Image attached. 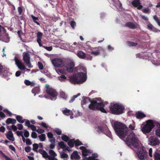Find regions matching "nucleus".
<instances>
[{"mask_svg":"<svg viewBox=\"0 0 160 160\" xmlns=\"http://www.w3.org/2000/svg\"><path fill=\"white\" fill-rule=\"evenodd\" d=\"M126 143L131 148L137 149V154L140 160L144 159L147 154L146 148L134 133L131 132L128 135Z\"/></svg>","mask_w":160,"mask_h":160,"instance_id":"obj_1","label":"nucleus"},{"mask_svg":"<svg viewBox=\"0 0 160 160\" xmlns=\"http://www.w3.org/2000/svg\"><path fill=\"white\" fill-rule=\"evenodd\" d=\"M112 123L118 136L122 139L124 138L127 134L128 128L122 123L117 121H112Z\"/></svg>","mask_w":160,"mask_h":160,"instance_id":"obj_2","label":"nucleus"},{"mask_svg":"<svg viewBox=\"0 0 160 160\" xmlns=\"http://www.w3.org/2000/svg\"><path fill=\"white\" fill-rule=\"evenodd\" d=\"M83 72L78 73L75 75L69 77V79L70 82L74 84H80L84 82L86 80V69L84 68Z\"/></svg>","mask_w":160,"mask_h":160,"instance_id":"obj_3","label":"nucleus"},{"mask_svg":"<svg viewBox=\"0 0 160 160\" xmlns=\"http://www.w3.org/2000/svg\"><path fill=\"white\" fill-rule=\"evenodd\" d=\"M104 105L102 101L98 102L93 100L88 106L89 109L92 110H99L102 112L107 113L106 111L103 108Z\"/></svg>","mask_w":160,"mask_h":160,"instance_id":"obj_4","label":"nucleus"},{"mask_svg":"<svg viewBox=\"0 0 160 160\" xmlns=\"http://www.w3.org/2000/svg\"><path fill=\"white\" fill-rule=\"evenodd\" d=\"M124 108L121 104L117 103L111 104L110 107L111 111L113 114L119 115L124 112Z\"/></svg>","mask_w":160,"mask_h":160,"instance_id":"obj_5","label":"nucleus"},{"mask_svg":"<svg viewBox=\"0 0 160 160\" xmlns=\"http://www.w3.org/2000/svg\"><path fill=\"white\" fill-rule=\"evenodd\" d=\"M155 122L154 121L149 120L146 121L142 129V131L144 134L150 132L154 127Z\"/></svg>","mask_w":160,"mask_h":160,"instance_id":"obj_6","label":"nucleus"},{"mask_svg":"<svg viewBox=\"0 0 160 160\" xmlns=\"http://www.w3.org/2000/svg\"><path fill=\"white\" fill-rule=\"evenodd\" d=\"M45 87L46 92L50 96V99L52 100H56L58 94L56 90L50 87L48 84H46Z\"/></svg>","mask_w":160,"mask_h":160,"instance_id":"obj_7","label":"nucleus"},{"mask_svg":"<svg viewBox=\"0 0 160 160\" xmlns=\"http://www.w3.org/2000/svg\"><path fill=\"white\" fill-rule=\"evenodd\" d=\"M52 62L54 67L58 68H62L64 65L63 61L61 58H54L52 60Z\"/></svg>","mask_w":160,"mask_h":160,"instance_id":"obj_8","label":"nucleus"},{"mask_svg":"<svg viewBox=\"0 0 160 160\" xmlns=\"http://www.w3.org/2000/svg\"><path fill=\"white\" fill-rule=\"evenodd\" d=\"M14 60L15 64L20 70H23L26 69V71H29L30 70L28 69L25 68V67L22 62L18 58L15 57L14 58Z\"/></svg>","mask_w":160,"mask_h":160,"instance_id":"obj_9","label":"nucleus"},{"mask_svg":"<svg viewBox=\"0 0 160 160\" xmlns=\"http://www.w3.org/2000/svg\"><path fill=\"white\" fill-rule=\"evenodd\" d=\"M148 142L149 145L152 146L158 145L160 143V142L158 138L152 136H151L149 138Z\"/></svg>","mask_w":160,"mask_h":160,"instance_id":"obj_10","label":"nucleus"},{"mask_svg":"<svg viewBox=\"0 0 160 160\" xmlns=\"http://www.w3.org/2000/svg\"><path fill=\"white\" fill-rule=\"evenodd\" d=\"M75 144V147H77L79 145H82V142L78 140H77L75 141L74 139H72L70 140L69 141L68 144V145L70 147H73L74 144Z\"/></svg>","mask_w":160,"mask_h":160,"instance_id":"obj_11","label":"nucleus"},{"mask_svg":"<svg viewBox=\"0 0 160 160\" xmlns=\"http://www.w3.org/2000/svg\"><path fill=\"white\" fill-rule=\"evenodd\" d=\"M79 148L82 150V154L84 156L89 155L91 154L92 151L90 150L86 149L84 147H80Z\"/></svg>","mask_w":160,"mask_h":160,"instance_id":"obj_12","label":"nucleus"},{"mask_svg":"<svg viewBox=\"0 0 160 160\" xmlns=\"http://www.w3.org/2000/svg\"><path fill=\"white\" fill-rule=\"evenodd\" d=\"M74 63L73 62H71L68 64L66 66L67 71L69 72H72L73 71L74 66Z\"/></svg>","mask_w":160,"mask_h":160,"instance_id":"obj_13","label":"nucleus"},{"mask_svg":"<svg viewBox=\"0 0 160 160\" xmlns=\"http://www.w3.org/2000/svg\"><path fill=\"white\" fill-rule=\"evenodd\" d=\"M132 5L138 9H141L143 6L141 5L139 0H134L132 2Z\"/></svg>","mask_w":160,"mask_h":160,"instance_id":"obj_14","label":"nucleus"},{"mask_svg":"<svg viewBox=\"0 0 160 160\" xmlns=\"http://www.w3.org/2000/svg\"><path fill=\"white\" fill-rule=\"evenodd\" d=\"M101 50V48L100 47L93 48L91 50V51L90 53H91L95 56H97L99 54L100 51Z\"/></svg>","mask_w":160,"mask_h":160,"instance_id":"obj_15","label":"nucleus"},{"mask_svg":"<svg viewBox=\"0 0 160 160\" xmlns=\"http://www.w3.org/2000/svg\"><path fill=\"white\" fill-rule=\"evenodd\" d=\"M6 136L8 139L12 141H13L14 140V138L13 137V135L11 131H9L6 134Z\"/></svg>","mask_w":160,"mask_h":160,"instance_id":"obj_16","label":"nucleus"},{"mask_svg":"<svg viewBox=\"0 0 160 160\" xmlns=\"http://www.w3.org/2000/svg\"><path fill=\"white\" fill-rule=\"evenodd\" d=\"M42 36V34L41 32H38L37 34V41L40 46H42L41 38Z\"/></svg>","mask_w":160,"mask_h":160,"instance_id":"obj_17","label":"nucleus"},{"mask_svg":"<svg viewBox=\"0 0 160 160\" xmlns=\"http://www.w3.org/2000/svg\"><path fill=\"white\" fill-rule=\"evenodd\" d=\"M23 55V60L25 62L30 60L29 54L27 52H24Z\"/></svg>","mask_w":160,"mask_h":160,"instance_id":"obj_18","label":"nucleus"},{"mask_svg":"<svg viewBox=\"0 0 160 160\" xmlns=\"http://www.w3.org/2000/svg\"><path fill=\"white\" fill-rule=\"evenodd\" d=\"M47 136L49 139V141L52 143H54L55 142V139L53 137V134L49 132L47 133Z\"/></svg>","mask_w":160,"mask_h":160,"instance_id":"obj_19","label":"nucleus"},{"mask_svg":"<svg viewBox=\"0 0 160 160\" xmlns=\"http://www.w3.org/2000/svg\"><path fill=\"white\" fill-rule=\"evenodd\" d=\"M71 158L72 159H79L80 158L78 152L76 151H74L71 155Z\"/></svg>","mask_w":160,"mask_h":160,"instance_id":"obj_20","label":"nucleus"},{"mask_svg":"<svg viewBox=\"0 0 160 160\" xmlns=\"http://www.w3.org/2000/svg\"><path fill=\"white\" fill-rule=\"evenodd\" d=\"M63 114L67 116L72 115L73 114L72 111L66 108H65L62 111Z\"/></svg>","mask_w":160,"mask_h":160,"instance_id":"obj_21","label":"nucleus"},{"mask_svg":"<svg viewBox=\"0 0 160 160\" xmlns=\"http://www.w3.org/2000/svg\"><path fill=\"white\" fill-rule=\"evenodd\" d=\"M24 82L26 85L30 86L31 87H33L35 85V83L34 81L31 82L27 79L24 81Z\"/></svg>","mask_w":160,"mask_h":160,"instance_id":"obj_22","label":"nucleus"},{"mask_svg":"<svg viewBox=\"0 0 160 160\" xmlns=\"http://www.w3.org/2000/svg\"><path fill=\"white\" fill-rule=\"evenodd\" d=\"M77 55L79 58L81 59H84L86 57L85 53L81 51L78 52Z\"/></svg>","mask_w":160,"mask_h":160,"instance_id":"obj_23","label":"nucleus"},{"mask_svg":"<svg viewBox=\"0 0 160 160\" xmlns=\"http://www.w3.org/2000/svg\"><path fill=\"white\" fill-rule=\"evenodd\" d=\"M9 69L5 67H4V70L3 71V74H1L3 76L6 77L9 76L10 73L8 71Z\"/></svg>","mask_w":160,"mask_h":160,"instance_id":"obj_24","label":"nucleus"},{"mask_svg":"<svg viewBox=\"0 0 160 160\" xmlns=\"http://www.w3.org/2000/svg\"><path fill=\"white\" fill-rule=\"evenodd\" d=\"M16 120H15L14 119L11 118H8L6 121V123L8 124H15L16 123Z\"/></svg>","mask_w":160,"mask_h":160,"instance_id":"obj_25","label":"nucleus"},{"mask_svg":"<svg viewBox=\"0 0 160 160\" xmlns=\"http://www.w3.org/2000/svg\"><path fill=\"white\" fill-rule=\"evenodd\" d=\"M58 145L60 148L64 150H66L67 149L68 147L66 145L64 142H61L58 143Z\"/></svg>","mask_w":160,"mask_h":160,"instance_id":"obj_26","label":"nucleus"},{"mask_svg":"<svg viewBox=\"0 0 160 160\" xmlns=\"http://www.w3.org/2000/svg\"><path fill=\"white\" fill-rule=\"evenodd\" d=\"M125 26L126 27H128L131 29H134L137 28V27L135 25L133 24L132 23L130 22L126 23L125 24Z\"/></svg>","mask_w":160,"mask_h":160,"instance_id":"obj_27","label":"nucleus"},{"mask_svg":"<svg viewBox=\"0 0 160 160\" xmlns=\"http://www.w3.org/2000/svg\"><path fill=\"white\" fill-rule=\"evenodd\" d=\"M40 92V88L39 87H37L34 88L32 90V92L34 93V95H36V93H38Z\"/></svg>","mask_w":160,"mask_h":160,"instance_id":"obj_28","label":"nucleus"},{"mask_svg":"<svg viewBox=\"0 0 160 160\" xmlns=\"http://www.w3.org/2000/svg\"><path fill=\"white\" fill-rule=\"evenodd\" d=\"M145 117V115L143 113L138 112L136 113V117L138 118H141Z\"/></svg>","mask_w":160,"mask_h":160,"instance_id":"obj_29","label":"nucleus"},{"mask_svg":"<svg viewBox=\"0 0 160 160\" xmlns=\"http://www.w3.org/2000/svg\"><path fill=\"white\" fill-rule=\"evenodd\" d=\"M98 156L97 153H94L92 155V157H89L88 158H86V160H93L94 158H97Z\"/></svg>","mask_w":160,"mask_h":160,"instance_id":"obj_30","label":"nucleus"},{"mask_svg":"<svg viewBox=\"0 0 160 160\" xmlns=\"http://www.w3.org/2000/svg\"><path fill=\"white\" fill-rule=\"evenodd\" d=\"M60 157L62 159H68V155L64 152L60 153Z\"/></svg>","mask_w":160,"mask_h":160,"instance_id":"obj_31","label":"nucleus"},{"mask_svg":"<svg viewBox=\"0 0 160 160\" xmlns=\"http://www.w3.org/2000/svg\"><path fill=\"white\" fill-rule=\"evenodd\" d=\"M16 118L18 122L20 123H23L24 122L25 120L23 119V118L20 116H17Z\"/></svg>","mask_w":160,"mask_h":160,"instance_id":"obj_32","label":"nucleus"},{"mask_svg":"<svg viewBox=\"0 0 160 160\" xmlns=\"http://www.w3.org/2000/svg\"><path fill=\"white\" fill-rule=\"evenodd\" d=\"M67 79V77L64 75H61L58 77V80L61 82H65Z\"/></svg>","mask_w":160,"mask_h":160,"instance_id":"obj_33","label":"nucleus"},{"mask_svg":"<svg viewBox=\"0 0 160 160\" xmlns=\"http://www.w3.org/2000/svg\"><path fill=\"white\" fill-rule=\"evenodd\" d=\"M40 152L42 156L45 158H48V159L49 157H50V156L48 155L47 153L45 151H41Z\"/></svg>","mask_w":160,"mask_h":160,"instance_id":"obj_34","label":"nucleus"},{"mask_svg":"<svg viewBox=\"0 0 160 160\" xmlns=\"http://www.w3.org/2000/svg\"><path fill=\"white\" fill-rule=\"evenodd\" d=\"M38 137L40 141L43 142L45 140L46 138V135L45 134H43L39 136Z\"/></svg>","mask_w":160,"mask_h":160,"instance_id":"obj_35","label":"nucleus"},{"mask_svg":"<svg viewBox=\"0 0 160 160\" xmlns=\"http://www.w3.org/2000/svg\"><path fill=\"white\" fill-rule=\"evenodd\" d=\"M116 2L117 3L114 4L115 6L118 9H121L122 6L121 3L119 2L118 0H116Z\"/></svg>","mask_w":160,"mask_h":160,"instance_id":"obj_36","label":"nucleus"},{"mask_svg":"<svg viewBox=\"0 0 160 160\" xmlns=\"http://www.w3.org/2000/svg\"><path fill=\"white\" fill-rule=\"evenodd\" d=\"M49 153L51 157H55L57 156V154L52 150H50L49 151Z\"/></svg>","mask_w":160,"mask_h":160,"instance_id":"obj_37","label":"nucleus"},{"mask_svg":"<svg viewBox=\"0 0 160 160\" xmlns=\"http://www.w3.org/2000/svg\"><path fill=\"white\" fill-rule=\"evenodd\" d=\"M31 16L33 21L35 23H37L38 25H40L39 23L37 22V21L38 20V18L37 17H35L33 15H31Z\"/></svg>","mask_w":160,"mask_h":160,"instance_id":"obj_38","label":"nucleus"},{"mask_svg":"<svg viewBox=\"0 0 160 160\" xmlns=\"http://www.w3.org/2000/svg\"><path fill=\"white\" fill-rule=\"evenodd\" d=\"M155 160H160V154L159 153L155 152L154 154Z\"/></svg>","mask_w":160,"mask_h":160,"instance_id":"obj_39","label":"nucleus"},{"mask_svg":"<svg viewBox=\"0 0 160 160\" xmlns=\"http://www.w3.org/2000/svg\"><path fill=\"white\" fill-rule=\"evenodd\" d=\"M32 150L33 151L37 152V150L38 148V145L37 143H34L33 144Z\"/></svg>","mask_w":160,"mask_h":160,"instance_id":"obj_40","label":"nucleus"},{"mask_svg":"<svg viewBox=\"0 0 160 160\" xmlns=\"http://www.w3.org/2000/svg\"><path fill=\"white\" fill-rule=\"evenodd\" d=\"M60 95L62 98L64 99H66L67 97V95L65 94V92L63 91L61 92Z\"/></svg>","mask_w":160,"mask_h":160,"instance_id":"obj_41","label":"nucleus"},{"mask_svg":"<svg viewBox=\"0 0 160 160\" xmlns=\"http://www.w3.org/2000/svg\"><path fill=\"white\" fill-rule=\"evenodd\" d=\"M62 139L65 141V142H67L69 140V138L65 135H63L62 137Z\"/></svg>","mask_w":160,"mask_h":160,"instance_id":"obj_42","label":"nucleus"},{"mask_svg":"<svg viewBox=\"0 0 160 160\" xmlns=\"http://www.w3.org/2000/svg\"><path fill=\"white\" fill-rule=\"evenodd\" d=\"M128 44L129 46H135L137 45V44L133 42H128Z\"/></svg>","mask_w":160,"mask_h":160,"instance_id":"obj_43","label":"nucleus"},{"mask_svg":"<svg viewBox=\"0 0 160 160\" xmlns=\"http://www.w3.org/2000/svg\"><path fill=\"white\" fill-rule=\"evenodd\" d=\"M80 93H78L77 95H74L73 97L70 100L69 102H71L75 100V99L77 98L78 96H80Z\"/></svg>","mask_w":160,"mask_h":160,"instance_id":"obj_44","label":"nucleus"},{"mask_svg":"<svg viewBox=\"0 0 160 160\" xmlns=\"http://www.w3.org/2000/svg\"><path fill=\"white\" fill-rule=\"evenodd\" d=\"M28 68H32L33 67L32 65L31 64L30 60L25 62Z\"/></svg>","mask_w":160,"mask_h":160,"instance_id":"obj_45","label":"nucleus"},{"mask_svg":"<svg viewBox=\"0 0 160 160\" xmlns=\"http://www.w3.org/2000/svg\"><path fill=\"white\" fill-rule=\"evenodd\" d=\"M24 135L26 138L28 137L29 136V132L26 130H24Z\"/></svg>","mask_w":160,"mask_h":160,"instance_id":"obj_46","label":"nucleus"},{"mask_svg":"<svg viewBox=\"0 0 160 160\" xmlns=\"http://www.w3.org/2000/svg\"><path fill=\"white\" fill-rule=\"evenodd\" d=\"M54 131L58 135H60L61 134V131L58 128H56L55 129Z\"/></svg>","mask_w":160,"mask_h":160,"instance_id":"obj_47","label":"nucleus"},{"mask_svg":"<svg viewBox=\"0 0 160 160\" xmlns=\"http://www.w3.org/2000/svg\"><path fill=\"white\" fill-rule=\"evenodd\" d=\"M36 131L39 134L42 133L44 132V130L40 128H39L37 129Z\"/></svg>","mask_w":160,"mask_h":160,"instance_id":"obj_48","label":"nucleus"},{"mask_svg":"<svg viewBox=\"0 0 160 160\" xmlns=\"http://www.w3.org/2000/svg\"><path fill=\"white\" fill-rule=\"evenodd\" d=\"M18 129L19 130H21L23 128V126L21 124L19 123L17 125Z\"/></svg>","mask_w":160,"mask_h":160,"instance_id":"obj_49","label":"nucleus"},{"mask_svg":"<svg viewBox=\"0 0 160 160\" xmlns=\"http://www.w3.org/2000/svg\"><path fill=\"white\" fill-rule=\"evenodd\" d=\"M38 65L39 68L40 70H42L43 69V65L40 62H38Z\"/></svg>","mask_w":160,"mask_h":160,"instance_id":"obj_50","label":"nucleus"},{"mask_svg":"<svg viewBox=\"0 0 160 160\" xmlns=\"http://www.w3.org/2000/svg\"><path fill=\"white\" fill-rule=\"evenodd\" d=\"M25 125L26 126H27L29 128L30 126L31 125V124H30V122L28 120H25Z\"/></svg>","mask_w":160,"mask_h":160,"instance_id":"obj_51","label":"nucleus"},{"mask_svg":"<svg viewBox=\"0 0 160 160\" xmlns=\"http://www.w3.org/2000/svg\"><path fill=\"white\" fill-rule=\"evenodd\" d=\"M31 136L32 138H36L37 137V135L36 133L34 132H32Z\"/></svg>","mask_w":160,"mask_h":160,"instance_id":"obj_52","label":"nucleus"},{"mask_svg":"<svg viewBox=\"0 0 160 160\" xmlns=\"http://www.w3.org/2000/svg\"><path fill=\"white\" fill-rule=\"evenodd\" d=\"M26 144L30 145L32 144V142L30 139L27 138L26 140Z\"/></svg>","mask_w":160,"mask_h":160,"instance_id":"obj_53","label":"nucleus"},{"mask_svg":"<svg viewBox=\"0 0 160 160\" xmlns=\"http://www.w3.org/2000/svg\"><path fill=\"white\" fill-rule=\"evenodd\" d=\"M135 124L133 123V125L130 124L129 126V128L132 130H133L135 129Z\"/></svg>","mask_w":160,"mask_h":160,"instance_id":"obj_54","label":"nucleus"},{"mask_svg":"<svg viewBox=\"0 0 160 160\" xmlns=\"http://www.w3.org/2000/svg\"><path fill=\"white\" fill-rule=\"evenodd\" d=\"M142 11L144 13H148L150 12L149 9L148 8L144 9L142 10Z\"/></svg>","mask_w":160,"mask_h":160,"instance_id":"obj_55","label":"nucleus"},{"mask_svg":"<svg viewBox=\"0 0 160 160\" xmlns=\"http://www.w3.org/2000/svg\"><path fill=\"white\" fill-rule=\"evenodd\" d=\"M156 135L160 137V129H158L155 131Z\"/></svg>","mask_w":160,"mask_h":160,"instance_id":"obj_56","label":"nucleus"},{"mask_svg":"<svg viewBox=\"0 0 160 160\" xmlns=\"http://www.w3.org/2000/svg\"><path fill=\"white\" fill-rule=\"evenodd\" d=\"M4 67H3L0 64V75L3 74V70H4Z\"/></svg>","mask_w":160,"mask_h":160,"instance_id":"obj_57","label":"nucleus"},{"mask_svg":"<svg viewBox=\"0 0 160 160\" xmlns=\"http://www.w3.org/2000/svg\"><path fill=\"white\" fill-rule=\"evenodd\" d=\"M31 150V148L30 147H27L25 148V150L27 152H29Z\"/></svg>","mask_w":160,"mask_h":160,"instance_id":"obj_58","label":"nucleus"},{"mask_svg":"<svg viewBox=\"0 0 160 160\" xmlns=\"http://www.w3.org/2000/svg\"><path fill=\"white\" fill-rule=\"evenodd\" d=\"M41 125L44 128H47L48 127V125H47L46 123L44 122H42Z\"/></svg>","mask_w":160,"mask_h":160,"instance_id":"obj_59","label":"nucleus"},{"mask_svg":"<svg viewBox=\"0 0 160 160\" xmlns=\"http://www.w3.org/2000/svg\"><path fill=\"white\" fill-rule=\"evenodd\" d=\"M11 128L12 129L13 131H16L18 129L17 126L14 125L11 126Z\"/></svg>","mask_w":160,"mask_h":160,"instance_id":"obj_60","label":"nucleus"},{"mask_svg":"<svg viewBox=\"0 0 160 160\" xmlns=\"http://www.w3.org/2000/svg\"><path fill=\"white\" fill-rule=\"evenodd\" d=\"M88 102H89L88 99L83 100L82 102V105L86 104Z\"/></svg>","mask_w":160,"mask_h":160,"instance_id":"obj_61","label":"nucleus"},{"mask_svg":"<svg viewBox=\"0 0 160 160\" xmlns=\"http://www.w3.org/2000/svg\"><path fill=\"white\" fill-rule=\"evenodd\" d=\"M29 128H30L33 131H36V128L35 126L33 125H31Z\"/></svg>","mask_w":160,"mask_h":160,"instance_id":"obj_62","label":"nucleus"},{"mask_svg":"<svg viewBox=\"0 0 160 160\" xmlns=\"http://www.w3.org/2000/svg\"><path fill=\"white\" fill-rule=\"evenodd\" d=\"M76 22L74 21H72L70 23V25L72 28H74L76 25Z\"/></svg>","mask_w":160,"mask_h":160,"instance_id":"obj_63","label":"nucleus"},{"mask_svg":"<svg viewBox=\"0 0 160 160\" xmlns=\"http://www.w3.org/2000/svg\"><path fill=\"white\" fill-rule=\"evenodd\" d=\"M16 133L18 136H22L23 135L22 132H20L19 131H17L16 132Z\"/></svg>","mask_w":160,"mask_h":160,"instance_id":"obj_64","label":"nucleus"}]
</instances>
